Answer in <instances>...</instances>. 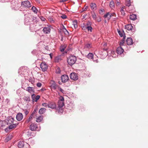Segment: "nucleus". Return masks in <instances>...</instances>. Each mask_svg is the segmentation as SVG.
I'll return each instance as SVG.
<instances>
[{"label":"nucleus","mask_w":148,"mask_h":148,"mask_svg":"<svg viewBox=\"0 0 148 148\" xmlns=\"http://www.w3.org/2000/svg\"><path fill=\"white\" fill-rule=\"evenodd\" d=\"M85 48H87V49H89L92 47V46L91 44L89 43H87L84 46Z\"/></svg>","instance_id":"473e14b6"},{"label":"nucleus","mask_w":148,"mask_h":148,"mask_svg":"<svg viewBox=\"0 0 148 148\" xmlns=\"http://www.w3.org/2000/svg\"><path fill=\"white\" fill-rule=\"evenodd\" d=\"M64 97L62 96H61L60 97V99L58 101L64 102Z\"/></svg>","instance_id":"c03bdc74"},{"label":"nucleus","mask_w":148,"mask_h":148,"mask_svg":"<svg viewBox=\"0 0 148 148\" xmlns=\"http://www.w3.org/2000/svg\"><path fill=\"white\" fill-rule=\"evenodd\" d=\"M64 29L65 31H64V32H65V34H66V35H68L69 34V33L68 32L67 30L64 28Z\"/></svg>","instance_id":"5fc2aeb1"},{"label":"nucleus","mask_w":148,"mask_h":148,"mask_svg":"<svg viewBox=\"0 0 148 148\" xmlns=\"http://www.w3.org/2000/svg\"><path fill=\"white\" fill-rule=\"evenodd\" d=\"M109 6L112 9L114 8V4L113 1L112 0L111 1L110 3Z\"/></svg>","instance_id":"a878e982"},{"label":"nucleus","mask_w":148,"mask_h":148,"mask_svg":"<svg viewBox=\"0 0 148 148\" xmlns=\"http://www.w3.org/2000/svg\"><path fill=\"white\" fill-rule=\"evenodd\" d=\"M37 108L34 109V111H33V112L31 114H33V115H34V114L35 113V112L37 111Z\"/></svg>","instance_id":"6e6d98bb"},{"label":"nucleus","mask_w":148,"mask_h":148,"mask_svg":"<svg viewBox=\"0 0 148 148\" xmlns=\"http://www.w3.org/2000/svg\"><path fill=\"white\" fill-rule=\"evenodd\" d=\"M62 59L61 56L59 55L55 57L54 60L55 62H58L60 61Z\"/></svg>","instance_id":"f3484780"},{"label":"nucleus","mask_w":148,"mask_h":148,"mask_svg":"<svg viewBox=\"0 0 148 148\" xmlns=\"http://www.w3.org/2000/svg\"><path fill=\"white\" fill-rule=\"evenodd\" d=\"M45 88H42L41 89V90L42 91H43L44 90H45Z\"/></svg>","instance_id":"69168bd1"},{"label":"nucleus","mask_w":148,"mask_h":148,"mask_svg":"<svg viewBox=\"0 0 148 148\" xmlns=\"http://www.w3.org/2000/svg\"><path fill=\"white\" fill-rule=\"evenodd\" d=\"M40 67L42 71H45L47 69V66L45 62H42L40 64Z\"/></svg>","instance_id":"423d86ee"},{"label":"nucleus","mask_w":148,"mask_h":148,"mask_svg":"<svg viewBox=\"0 0 148 148\" xmlns=\"http://www.w3.org/2000/svg\"><path fill=\"white\" fill-rule=\"evenodd\" d=\"M58 108H59V109L60 110L64 106V102L58 101Z\"/></svg>","instance_id":"6ab92c4d"},{"label":"nucleus","mask_w":148,"mask_h":148,"mask_svg":"<svg viewBox=\"0 0 148 148\" xmlns=\"http://www.w3.org/2000/svg\"><path fill=\"white\" fill-rule=\"evenodd\" d=\"M125 8V6H123V7H122L121 8V10H124V9Z\"/></svg>","instance_id":"0e129e2a"},{"label":"nucleus","mask_w":148,"mask_h":148,"mask_svg":"<svg viewBox=\"0 0 148 148\" xmlns=\"http://www.w3.org/2000/svg\"><path fill=\"white\" fill-rule=\"evenodd\" d=\"M21 4V5L25 7H27V8H29L31 6L30 3L28 1H22Z\"/></svg>","instance_id":"39448f33"},{"label":"nucleus","mask_w":148,"mask_h":148,"mask_svg":"<svg viewBox=\"0 0 148 148\" xmlns=\"http://www.w3.org/2000/svg\"><path fill=\"white\" fill-rule=\"evenodd\" d=\"M110 14L109 12H108L106 13V14L104 15V17L105 18L108 17V16H109Z\"/></svg>","instance_id":"09e8293b"},{"label":"nucleus","mask_w":148,"mask_h":148,"mask_svg":"<svg viewBox=\"0 0 148 148\" xmlns=\"http://www.w3.org/2000/svg\"><path fill=\"white\" fill-rule=\"evenodd\" d=\"M61 17L63 19H65L67 18V16L64 14H63L61 16Z\"/></svg>","instance_id":"864d4df0"},{"label":"nucleus","mask_w":148,"mask_h":148,"mask_svg":"<svg viewBox=\"0 0 148 148\" xmlns=\"http://www.w3.org/2000/svg\"><path fill=\"white\" fill-rule=\"evenodd\" d=\"M101 21V19L100 18H99V19L97 21L99 22H100Z\"/></svg>","instance_id":"338daca9"},{"label":"nucleus","mask_w":148,"mask_h":148,"mask_svg":"<svg viewBox=\"0 0 148 148\" xmlns=\"http://www.w3.org/2000/svg\"><path fill=\"white\" fill-rule=\"evenodd\" d=\"M37 86L38 87H40L42 86V84L40 83H38L36 84Z\"/></svg>","instance_id":"3c124183"},{"label":"nucleus","mask_w":148,"mask_h":148,"mask_svg":"<svg viewBox=\"0 0 148 148\" xmlns=\"http://www.w3.org/2000/svg\"><path fill=\"white\" fill-rule=\"evenodd\" d=\"M73 25L75 29L77 27V21L76 20H75L73 21Z\"/></svg>","instance_id":"2f4dec72"},{"label":"nucleus","mask_w":148,"mask_h":148,"mask_svg":"<svg viewBox=\"0 0 148 148\" xmlns=\"http://www.w3.org/2000/svg\"><path fill=\"white\" fill-rule=\"evenodd\" d=\"M32 21V20L31 18L28 17L27 16H26L25 17V19H24V24L27 25H29L30 24L31 22Z\"/></svg>","instance_id":"0eeeda50"},{"label":"nucleus","mask_w":148,"mask_h":148,"mask_svg":"<svg viewBox=\"0 0 148 148\" xmlns=\"http://www.w3.org/2000/svg\"><path fill=\"white\" fill-rule=\"evenodd\" d=\"M92 16L93 19L95 20L96 19L97 16L95 13H94L93 14H92Z\"/></svg>","instance_id":"a18cd8bd"},{"label":"nucleus","mask_w":148,"mask_h":148,"mask_svg":"<svg viewBox=\"0 0 148 148\" xmlns=\"http://www.w3.org/2000/svg\"><path fill=\"white\" fill-rule=\"evenodd\" d=\"M61 71L59 67H58L56 69V73L57 74H60L61 73Z\"/></svg>","instance_id":"58836bf2"},{"label":"nucleus","mask_w":148,"mask_h":148,"mask_svg":"<svg viewBox=\"0 0 148 148\" xmlns=\"http://www.w3.org/2000/svg\"><path fill=\"white\" fill-rule=\"evenodd\" d=\"M66 47V46L65 45L61 46L60 47V51L61 52H63Z\"/></svg>","instance_id":"bb28decb"},{"label":"nucleus","mask_w":148,"mask_h":148,"mask_svg":"<svg viewBox=\"0 0 148 148\" xmlns=\"http://www.w3.org/2000/svg\"><path fill=\"white\" fill-rule=\"evenodd\" d=\"M77 60V58L75 56L71 55L67 58V61L69 65L72 66L75 63Z\"/></svg>","instance_id":"f257e3e1"},{"label":"nucleus","mask_w":148,"mask_h":148,"mask_svg":"<svg viewBox=\"0 0 148 148\" xmlns=\"http://www.w3.org/2000/svg\"><path fill=\"white\" fill-rule=\"evenodd\" d=\"M32 9L34 12L35 13H37V10L36 7L35 6H33L32 8Z\"/></svg>","instance_id":"c9c22d12"},{"label":"nucleus","mask_w":148,"mask_h":148,"mask_svg":"<svg viewBox=\"0 0 148 148\" xmlns=\"http://www.w3.org/2000/svg\"><path fill=\"white\" fill-rule=\"evenodd\" d=\"M68 108H69V109L70 110H72L71 109H73L75 108V106L73 103H70L69 105V106H68Z\"/></svg>","instance_id":"72a5a7b5"},{"label":"nucleus","mask_w":148,"mask_h":148,"mask_svg":"<svg viewBox=\"0 0 148 148\" xmlns=\"http://www.w3.org/2000/svg\"><path fill=\"white\" fill-rule=\"evenodd\" d=\"M107 44L106 43H104V44L103 46L104 47L106 46Z\"/></svg>","instance_id":"774afa93"},{"label":"nucleus","mask_w":148,"mask_h":148,"mask_svg":"<svg viewBox=\"0 0 148 148\" xmlns=\"http://www.w3.org/2000/svg\"><path fill=\"white\" fill-rule=\"evenodd\" d=\"M91 24V23L90 22H89V21L87 22V23L86 24V25H87V26H90Z\"/></svg>","instance_id":"13d9d810"},{"label":"nucleus","mask_w":148,"mask_h":148,"mask_svg":"<svg viewBox=\"0 0 148 148\" xmlns=\"http://www.w3.org/2000/svg\"><path fill=\"white\" fill-rule=\"evenodd\" d=\"M130 19L133 20L135 21L137 19L136 16V14H132L130 15Z\"/></svg>","instance_id":"aec40b11"},{"label":"nucleus","mask_w":148,"mask_h":148,"mask_svg":"<svg viewBox=\"0 0 148 148\" xmlns=\"http://www.w3.org/2000/svg\"><path fill=\"white\" fill-rule=\"evenodd\" d=\"M118 32L119 35L121 37H122L124 36V34H124V33L123 31L122 32H121L120 31L118 30Z\"/></svg>","instance_id":"f704fd0d"},{"label":"nucleus","mask_w":148,"mask_h":148,"mask_svg":"<svg viewBox=\"0 0 148 148\" xmlns=\"http://www.w3.org/2000/svg\"><path fill=\"white\" fill-rule=\"evenodd\" d=\"M42 105L44 107H48L49 106V103H42Z\"/></svg>","instance_id":"37998d69"},{"label":"nucleus","mask_w":148,"mask_h":148,"mask_svg":"<svg viewBox=\"0 0 148 148\" xmlns=\"http://www.w3.org/2000/svg\"><path fill=\"white\" fill-rule=\"evenodd\" d=\"M86 29H87L88 31H90V32H92V27L90 26H87L86 27Z\"/></svg>","instance_id":"e433bc0d"},{"label":"nucleus","mask_w":148,"mask_h":148,"mask_svg":"<svg viewBox=\"0 0 148 148\" xmlns=\"http://www.w3.org/2000/svg\"><path fill=\"white\" fill-rule=\"evenodd\" d=\"M87 27L86 26H84L82 27V29L83 30H85L86 29V27Z\"/></svg>","instance_id":"4d7b16f0"},{"label":"nucleus","mask_w":148,"mask_h":148,"mask_svg":"<svg viewBox=\"0 0 148 148\" xmlns=\"http://www.w3.org/2000/svg\"><path fill=\"white\" fill-rule=\"evenodd\" d=\"M24 146V142L23 141H20L18 143V147L20 148H22Z\"/></svg>","instance_id":"412c9836"},{"label":"nucleus","mask_w":148,"mask_h":148,"mask_svg":"<svg viewBox=\"0 0 148 148\" xmlns=\"http://www.w3.org/2000/svg\"><path fill=\"white\" fill-rule=\"evenodd\" d=\"M40 98V96L39 95H37L36 97L35 101L36 102Z\"/></svg>","instance_id":"49530a36"},{"label":"nucleus","mask_w":148,"mask_h":148,"mask_svg":"<svg viewBox=\"0 0 148 148\" xmlns=\"http://www.w3.org/2000/svg\"><path fill=\"white\" fill-rule=\"evenodd\" d=\"M126 42L128 45H131L133 44V40L132 38L130 37H128L127 38Z\"/></svg>","instance_id":"2eb2a0df"},{"label":"nucleus","mask_w":148,"mask_h":148,"mask_svg":"<svg viewBox=\"0 0 148 148\" xmlns=\"http://www.w3.org/2000/svg\"><path fill=\"white\" fill-rule=\"evenodd\" d=\"M46 110L45 108H41L39 110V113L40 114H43L46 111Z\"/></svg>","instance_id":"5701e85b"},{"label":"nucleus","mask_w":148,"mask_h":148,"mask_svg":"<svg viewBox=\"0 0 148 148\" xmlns=\"http://www.w3.org/2000/svg\"><path fill=\"white\" fill-rule=\"evenodd\" d=\"M120 11L121 12V14L122 15L124 16L125 15V13L124 10H121Z\"/></svg>","instance_id":"603ef678"},{"label":"nucleus","mask_w":148,"mask_h":148,"mask_svg":"<svg viewBox=\"0 0 148 148\" xmlns=\"http://www.w3.org/2000/svg\"><path fill=\"white\" fill-rule=\"evenodd\" d=\"M70 78L73 80H76L78 79V76L77 74L75 73H72L70 75Z\"/></svg>","instance_id":"1a4fd4ad"},{"label":"nucleus","mask_w":148,"mask_h":148,"mask_svg":"<svg viewBox=\"0 0 148 148\" xmlns=\"http://www.w3.org/2000/svg\"><path fill=\"white\" fill-rule=\"evenodd\" d=\"M8 122H7V124H12V123L14 121V119L12 116H9L8 118Z\"/></svg>","instance_id":"dca6fc26"},{"label":"nucleus","mask_w":148,"mask_h":148,"mask_svg":"<svg viewBox=\"0 0 148 148\" xmlns=\"http://www.w3.org/2000/svg\"><path fill=\"white\" fill-rule=\"evenodd\" d=\"M15 0H13L11 1V3L13 5H14V4H13V3L15 2Z\"/></svg>","instance_id":"680f3d73"},{"label":"nucleus","mask_w":148,"mask_h":148,"mask_svg":"<svg viewBox=\"0 0 148 148\" xmlns=\"http://www.w3.org/2000/svg\"><path fill=\"white\" fill-rule=\"evenodd\" d=\"M23 99L27 101H30V97H25L23 98Z\"/></svg>","instance_id":"4c0bfd02"},{"label":"nucleus","mask_w":148,"mask_h":148,"mask_svg":"<svg viewBox=\"0 0 148 148\" xmlns=\"http://www.w3.org/2000/svg\"><path fill=\"white\" fill-rule=\"evenodd\" d=\"M125 5L126 6L129 7L131 5V1L130 0H126Z\"/></svg>","instance_id":"c756f323"},{"label":"nucleus","mask_w":148,"mask_h":148,"mask_svg":"<svg viewBox=\"0 0 148 148\" xmlns=\"http://www.w3.org/2000/svg\"><path fill=\"white\" fill-rule=\"evenodd\" d=\"M36 97V95L34 93H33V94L32 95L31 97L33 101H35Z\"/></svg>","instance_id":"79ce46f5"},{"label":"nucleus","mask_w":148,"mask_h":148,"mask_svg":"<svg viewBox=\"0 0 148 148\" xmlns=\"http://www.w3.org/2000/svg\"><path fill=\"white\" fill-rule=\"evenodd\" d=\"M61 78L62 82L63 83L66 82L69 79L68 76L66 75H63L61 76Z\"/></svg>","instance_id":"6e6552de"},{"label":"nucleus","mask_w":148,"mask_h":148,"mask_svg":"<svg viewBox=\"0 0 148 148\" xmlns=\"http://www.w3.org/2000/svg\"><path fill=\"white\" fill-rule=\"evenodd\" d=\"M125 35L124 34V36L123 37V38L121 40L120 43V45L121 46L123 45V44L124 43L125 39Z\"/></svg>","instance_id":"393cba45"},{"label":"nucleus","mask_w":148,"mask_h":148,"mask_svg":"<svg viewBox=\"0 0 148 148\" xmlns=\"http://www.w3.org/2000/svg\"><path fill=\"white\" fill-rule=\"evenodd\" d=\"M110 14L109 15V17H108L109 19H110V18L112 16V14H110Z\"/></svg>","instance_id":"e2e57ef3"},{"label":"nucleus","mask_w":148,"mask_h":148,"mask_svg":"<svg viewBox=\"0 0 148 148\" xmlns=\"http://www.w3.org/2000/svg\"><path fill=\"white\" fill-rule=\"evenodd\" d=\"M38 25H36L35 23H31L30 24V29L32 32L36 31L38 29L37 28Z\"/></svg>","instance_id":"7ed1b4c3"},{"label":"nucleus","mask_w":148,"mask_h":148,"mask_svg":"<svg viewBox=\"0 0 148 148\" xmlns=\"http://www.w3.org/2000/svg\"><path fill=\"white\" fill-rule=\"evenodd\" d=\"M87 57L90 59L93 60V54L92 53H90L87 55Z\"/></svg>","instance_id":"4be33fe9"},{"label":"nucleus","mask_w":148,"mask_h":148,"mask_svg":"<svg viewBox=\"0 0 148 148\" xmlns=\"http://www.w3.org/2000/svg\"><path fill=\"white\" fill-rule=\"evenodd\" d=\"M56 106L55 103L52 102H49V108L52 109H55L56 108Z\"/></svg>","instance_id":"4468645a"},{"label":"nucleus","mask_w":148,"mask_h":148,"mask_svg":"<svg viewBox=\"0 0 148 148\" xmlns=\"http://www.w3.org/2000/svg\"><path fill=\"white\" fill-rule=\"evenodd\" d=\"M58 89L62 93H64V91L62 88L60 87L58 88Z\"/></svg>","instance_id":"8fccbe9b"},{"label":"nucleus","mask_w":148,"mask_h":148,"mask_svg":"<svg viewBox=\"0 0 148 148\" xmlns=\"http://www.w3.org/2000/svg\"><path fill=\"white\" fill-rule=\"evenodd\" d=\"M123 49L121 46L117 47L116 49V52L118 54H121L123 53Z\"/></svg>","instance_id":"9d476101"},{"label":"nucleus","mask_w":148,"mask_h":148,"mask_svg":"<svg viewBox=\"0 0 148 148\" xmlns=\"http://www.w3.org/2000/svg\"><path fill=\"white\" fill-rule=\"evenodd\" d=\"M12 136L11 135L9 136L6 138L5 141L6 142H8V140H10Z\"/></svg>","instance_id":"ea45409f"},{"label":"nucleus","mask_w":148,"mask_h":148,"mask_svg":"<svg viewBox=\"0 0 148 148\" xmlns=\"http://www.w3.org/2000/svg\"><path fill=\"white\" fill-rule=\"evenodd\" d=\"M11 124L8 127V128L9 129H12L13 128H15L17 125V124Z\"/></svg>","instance_id":"b1692460"},{"label":"nucleus","mask_w":148,"mask_h":148,"mask_svg":"<svg viewBox=\"0 0 148 148\" xmlns=\"http://www.w3.org/2000/svg\"><path fill=\"white\" fill-rule=\"evenodd\" d=\"M26 90L31 94L34 93H35L34 88L32 87H27L26 88Z\"/></svg>","instance_id":"9b49d317"},{"label":"nucleus","mask_w":148,"mask_h":148,"mask_svg":"<svg viewBox=\"0 0 148 148\" xmlns=\"http://www.w3.org/2000/svg\"><path fill=\"white\" fill-rule=\"evenodd\" d=\"M88 7L87 6H86L85 8H83V11H85L86 10V9L88 8Z\"/></svg>","instance_id":"bf43d9fd"},{"label":"nucleus","mask_w":148,"mask_h":148,"mask_svg":"<svg viewBox=\"0 0 148 148\" xmlns=\"http://www.w3.org/2000/svg\"><path fill=\"white\" fill-rule=\"evenodd\" d=\"M29 129L33 131H39L40 130V128H38V125L34 123H32L30 125Z\"/></svg>","instance_id":"f03ea898"},{"label":"nucleus","mask_w":148,"mask_h":148,"mask_svg":"<svg viewBox=\"0 0 148 148\" xmlns=\"http://www.w3.org/2000/svg\"><path fill=\"white\" fill-rule=\"evenodd\" d=\"M33 116V114H31L28 119L25 121V122L26 123H29L31 120Z\"/></svg>","instance_id":"cd10ccee"},{"label":"nucleus","mask_w":148,"mask_h":148,"mask_svg":"<svg viewBox=\"0 0 148 148\" xmlns=\"http://www.w3.org/2000/svg\"><path fill=\"white\" fill-rule=\"evenodd\" d=\"M24 69L23 68H20V69L18 70V73H20V74H24V73L21 72L22 71H23Z\"/></svg>","instance_id":"a19ab883"},{"label":"nucleus","mask_w":148,"mask_h":148,"mask_svg":"<svg viewBox=\"0 0 148 148\" xmlns=\"http://www.w3.org/2000/svg\"><path fill=\"white\" fill-rule=\"evenodd\" d=\"M40 18L42 21H45L46 20L45 18L42 16H40Z\"/></svg>","instance_id":"de8ad7c7"},{"label":"nucleus","mask_w":148,"mask_h":148,"mask_svg":"<svg viewBox=\"0 0 148 148\" xmlns=\"http://www.w3.org/2000/svg\"><path fill=\"white\" fill-rule=\"evenodd\" d=\"M90 6L92 10H93L96 7V5L95 3H92L90 4Z\"/></svg>","instance_id":"c85d7f7f"},{"label":"nucleus","mask_w":148,"mask_h":148,"mask_svg":"<svg viewBox=\"0 0 148 148\" xmlns=\"http://www.w3.org/2000/svg\"><path fill=\"white\" fill-rule=\"evenodd\" d=\"M51 88L52 89L55 90L57 88V85L54 81L53 82V83L51 84L50 86Z\"/></svg>","instance_id":"a211bd4d"},{"label":"nucleus","mask_w":148,"mask_h":148,"mask_svg":"<svg viewBox=\"0 0 148 148\" xmlns=\"http://www.w3.org/2000/svg\"><path fill=\"white\" fill-rule=\"evenodd\" d=\"M42 119L43 117L42 116H40L36 119V121L37 122H40L42 121Z\"/></svg>","instance_id":"7c9ffc66"},{"label":"nucleus","mask_w":148,"mask_h":148,"mask_svg":"<svg viewBox=\"0 0 148 148\" xmlns=\"http://www.w3.org/2000/svg\"><path fill=\"white\" fill-rule=\"evenodd\" d=\"M125 28L129 31L131 30L133 32H134L136 31V29L134 28H133V26L132 24L127 25H125Z\"/></svg>","instance_id":"20e7f679"},{"label":"nucleus","mask_w":148,"mask_h":148,"mask_svg":"<svg viewBox=\"0 0 148 148\" xmlns=\"http://www.w3.org/2000/svg\"><path fill=\"white\" fill-rule=\"evenodd\" d=\"M44 33L45 34H48L51 31V29L49 27H44L43 29Z\"/></svg>","instance_id":"ddd939ff"},{"label":"nucleus","mask_w":148,"mask_h":148,"mask_svg":"<svg viewBox=\"0 0 148 148\" xmlns=\"http://www.w3.org/2000/svg\"><path fill=\"white\" fill-rule=\"evenodd\" d=\"M24 113H25V114L26 115L27 114H28L29 112L27 110H25L24 112Z\"/></svg>","instance_id":"052dcab7"},{"label":"nucleus","mask_w":148,"mask_h":148,"mask_svg":"<svg viewBox=\"0 0 148 148\" xmlns=\"http://www.w3.org/2000/svg\"><path fill=\"white\" fill-rule=\"evenodd\" d=\"M16 118L17 121H21L23 118V114L21 113L17 114L16 115Z\"/></svg>","instance_id":"f8f14e48"}]
</instances>
